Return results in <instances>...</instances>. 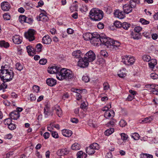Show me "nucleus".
Instances as JSON below:
<instances>
[{"label": "nucleus", "mask_w": 158, "mask_h": 158, "mask_svg": "<svg viewBox=\"0 0 158 158\" xmlns=\"http://www.w3.org/2000/svg\"><path fill=\"white\" fill-rule=\"evenodd\" d=\"M14 76L13 71L7 69V66H2L0 69V78L3 82H8L13 79Z\"/></svg>", "instance_id": "obj_1"}, {"label": "nucleus", "mask_w": 158, "mask_h": 158, "mask_svg": "<svg viewBox=\"0 0 158 158\" xmlns=\"http://www.w3.org/2000/svg\"><path fill=\"white\" fill-rule=\"evenodd\" d=\"M57 78L60 81L72 80L74 78V76L73 72L70 70L66 68L61 69L60 72L57 74Z\"/></svg>", "instance_id": "obj_2"}, {"label": "nucleus", "mask_w": 158, "mask_h": 158, "mask_svg": "<svg viewBox=\"0 0 158 158\" xmlns=\"http://www.w3.org/2000/svg\"><path fill=\"white\" fill-rule=\"evenodd\" d=\"M89 17L91 19L95 21H99L103 17V12L97 8H93L90 11Z\"/></svg>", "instance_id": "obj_3"}, {"label": "nucleus", "mask_w": 158, "mask_h": 158, "mask_svg": "<svg viewBox=\"0 0 158 158\" xmlns=\"http://www.w3.org/2000/svg\"><path fill=\"white\" fill-rule=\"evenodd\" d=\"M136 4L134 0H131L130 4H127L123 6V9L124 13L126 14H128L131 12L132 10V8H135Z\"/></svg>", "instance_id": "obj_4"}, {"label": "nucleus", "mask_w": 158, "mask_h": 158, "mask_svg": "<svg viewBox=\"0 0 158 158\" xmlns=\"http://www.w3.org/2000/svg\"><path fill=\"white\" fill-rule=\"evenodd\" d=\"M121 58L122 62L125 65H127L133 64L135 60L134 57L127 55L122 56Z\"/></svg>", "instance_id": "obj_5"}, {"label": "nucleus", "mask_w": 158, "mask_h": 158, "mask_svg": "<svg viewBox=\"0 0 158 158\" xmlns=\"http://www.w3.org/2000/svg\"><path fill=\"white\" fill-rule=\"evenodd\" d=\"M35 31L32 29H29L25 33L24 35L25 37L30 41L34 40L35 39L34 35L35 34Z\"/></svg>", "instance_id": "obj_6"}, {"label": "nucleus", "mask_w": 158, "mask_h": 158, "mask_svg": "<svg viewBox=\"0 0 158 158\" xmlns=\"http://www.w3.org/2000/svg\"><path fill=\"white\" fill-rule=\"evenodd\" d=\"M84 57L89 62L93 61L96 59V55L95 53L91 50L87 52Z\"/></svg>", "instance_id": "obj_7"}, {"label": "nucleus", "mask_w": 158, "mask_h": 158, "mask_svg": "<svg viewBox=\"0 0 158 158\" xmlns=\"http://www.w3.org/2000/svg\"><path fill=\"white\" fill-rule=\"evenodd\" d=\"M89 64V62L85 58H80L78 60L77 65L81 68H84L87 67Z\"/></svg>", "instance_id": "obj_8"}, {"label": "nucleus", "mask_w": 158, "mask_h": 158, "mask_svg": "<svg viewBox=\"0 0 158 158\" xmlns=\"http://www.w3.org/2000/svg\"><path fill=\"white\" fill-rule=\"evenodd\" d=\"M61 69L56 66H53L48 69V72L50 74H56L57 77V74L58 72H60Z\"/></svg>", "instance_id": "obj_9"}, {"label": "nucleus", "mask_w": 158, "mask_h": 158, "mask_svg": "<svg viewBox=\"0 0 158 158\" xmlns=\"http://www.w3.org/2000/svg\"><path fill=\"white\" fill-rule=\"evenodd\" d=\"M44 113L45 118H47L50 115L52 116L53 114V112L51 111L50 106L48 105H46L44 107Z\"/></svg>", "instance_id": "obj_10"}, {"label": "nucleus", "mask_w": 158, "mask_h": 158, "mask_svg": "<svg viewBox=\"0 0 158 158\" xmlns=\"http://www.w3.org/2000/svg\"><path fill=\"white\" fill-rule=\"evenodd\" d=\"M2 10L3 11H8L11 8L10 4L7 2H3L1 4Z\"/></svg>", "instance_id": "obj_11"}, {"label": "nucleus", "mask_w": 158, "mask_h": 158, "mask_svg": "<svg viewBox=\"0 0 158 158\" xmlns=\"http://www.w3.org/2000/svg\"><path fill=\"white\" fill-rule=\"evenodd\" d=\"M114 115V110H109L107 111L104 113V116L105 118L106 119H112Z\"/></svg>", "instance_id": "obj_12"}, {"label": "nucleus", "mask_w": 158, "mask_h": 158, "mask_svg": "<svg viewBox=\"0 0 158 158\" xmlns=\"http://www.w3.org/2000/svg\"><path fill=\"white\" fill-rule=\"evenodd\" d=\"M53 111H55L56 114L59 117H60L62 115V110L59 106L56 105L52 108Z\"/></svg>", "instance_id": "obj_13"}, {"label": "nucleus", "mask_w": 158, "mask_h": 158, "mask_svg": "<svg viewBox=\"0 0 158 158\" xmlns=\"http://www.w3.org/2000/svg\"><path fill=\"white\" fill-rule=\"evenodd\" d=\"M69 152V150L66 148H64L58 150L57 152V154L59 156H61L68 154Z\"/></svg>", "instance_id": "obj_14"}, {"label": "nucleus", "mask_w": 158, "mask_h": 158, "mask_svg": "<svg viewBox=\"0 0 158 158\" xmlns=\"http://www.w3.org/2000/svg\"><path fill=\"white\" fill-rule=\"evenodd\" d=\"M114 16L117 18H118L120 19H123L125 17V14L123 12L119 10H116L114 13Z\"/></svg>", "instance_id": "obj_15"}, {"label": "nucleus", "mask_w": 158, "mask_h": 158, "mask_svg": "<svg viewBox=\"0 0 158 158\" xmlns=\"http://www.w3.org/2000/svg\"><path fill=\"white\" fill-rule=\"evenodd\" d=\"M52 42V39L49 35H47L43 38L42 39V43L46 44H49Z\"/></svg>", "instance_id": "obj_16"}, {"label": "nucleus", "mask_w": 158, "mask_h": 158, "mask_svg": "<svg viewBox=\"0 0 158 158\" xmlns=\"http://www.w3.org/2000/svg\"><path fill=\"white\" fill-rule=\"evenodd\" d=\"M12 40L15 44H19L21 43L22 38L19 35H16L13 37Z\"/></svg>", "instance_id": "obj_17"}, {"label": "nucleus", "mask_w": 158, "mask_h": 158, "mask_svg": "<svg viewBox=\"0 0 158 158\" xmlns=\"http://www.w3.org/2000/svg\"><path fill=\"white\" fill-rule=\"evenodd\" d=\"M37 19L38 21L45 22L48 20V18L47 15L41 13L40 14L39 16L37 17Z\"/></svg>", "instance_id": "obj_18"}, {"label": "nucleus", "mask_w": 158, "mask_h": 158, "mask_svg": "<svg viewBox=\"0 0 158 158\" xmlns=\"http://www.w3.org/2000/svg\"><path fill=\"white\" fill-rule=\"evenodd\" d=\"M10 116L11 119L16 120L19 118L20 113L18 112L15 110L10 113Z\"/></svg>", "instance_id": "obj_19"}, {"label": "nucleus", "mask_w": 158, "mask_h": 158, "mask_svg": "<svg viewBox=\"0 0 158 158\" xmlns=\"http://www.w3.org/2000/svg\"><path fill=\"white\" fill-rule=\"evenodd\" d=\"M46 81L47 84L50 86H53L56 84V80L53 78H48Z\"/></svg>", "instance_id": "obj_20"}, {"label": "nucleus", "mask_w": 158, "mask_h": 158, "mask_svg": "<svg viewBox=\"0 0 158 158\" xmlns=\"http://www.w3.org/2000/svg\"><path fill=\"white\" fill-rule=\"evenodd\" d=\"M62 135L66 137H69L72 135V131L69 130L63 129L62 131Z\"/></svg>", "instance_id": "obj_21"}, {"label": "nucleus", "mask_w": 158, "mask_h": 158, "mask_svg": "<svg viewBox=\"0 0 158 158\" xmlns=\"http://www.w3.org/2000/svg\"><path fill=\"white\" fill-rule=\"evenodd\" d=\"M100 38H92L90 39V42L94 46H96L100 44Z\"/></svg>", "instance_id": "obj_22"}, {"label": "nucleus", "mask_w": 158, "mask_h": 158, "mask_svg": "<svg viewBox=\"0 0 158 158\" xmlns=\"http://www.w3.org/2000/svg\"><path fill=\"white\" fill-rule=\"evenodd\" d=\"M82 54V52L80 50H77L74 51L72 53L73 56L74 58H78L81 57Z\"/></svg>", "instance_id": "obj_23"}, {"label": "nucleus", "mask_w": 158, "mask_h": 158, "mask_svg": "<svg viewBox=\"0 0 158 158\" xmlns=\"http://www.w3.org/2000/svg\"><path fill=\"white\" fill-rule=\"evenodd\" d=\"M153 116H149L144 118L143 120H142L141 123H150L153 120Z\"/></svg>", "instance_id": "obj_24"}, {"label": "nucleus", "mask_w": 158, "mask_h": 158, "mask_svg": "<svg viewBox=\"0 0 158 158\" xmlns=\"http://www.w3.org/2000/svg\"><path fill=\"white\" fill-rule=\"evenodd\" d=\"M77 158H86L87 155L82 151H79L77 154Z\"/></svg>", "instance_id": "obj_25"}, {"label": "nucleus", "mask_w": 158, "mask_h": 158, "mask_svg": "<svg viewBox=\"0 0 158 158\" xmlns=\"http://www.w3.org/2000/svg\"><path fill=\"white\" fill-rule=\"evenodd\" d=\"M91 37H92V34L90 33H86L83 35V38L85 40H90Z\"/></svg>", "instance_id": "obj_26"}, {"label": "nucleus", "mask_w": 158, "mask_h": 158, "mask_svg": "<svg viewBox=\"0 0 158 158\" xmlns=\"http://www.w3.org/2000/svg\"><path fill=\"white\" fill-rule=\"evenodd\" d=\"M126 70L125 69H122L120 70L118 73V76L121 78L125 77L126 74Z\"/></svg>", "instance_id": "obj_27"}, {"label": "nucleus", "mask_w": 158, "mask_h": 158, "mask_svg": "<svg viewBox=\"0 0 158 158\" xmlns=\"http://www.w3.org/2000/svg\"><path fill=\"white\" fill-rule=\"evenodd\" d=\"M10 46L9 43L6 42L4 40H1L0 41V46L1 47H3L5 48H8Z\"/></svg>", "instance_id": "obj_28"}, {"label": "nucleus", "mask_w": 158, "mask_h": 158, "mask_svg": "<svg viewBox=\"0 0 158 158\" xmlns=\"http://www.w3.org/2000/svg\"><path fill=\"white\" fill-rule=\"evenodd\" d=\"M71 148L73 150H77L80 149L81 146L79 143H75L72 145Z\"/></svg>", "instance_id": "obj_29"}, {"label": "nucleus", "mask_w": 158, "mask_h": 158, "mask_svg": "<svg viewBox=\"0 0 158 158\" xmlns=\"http://www.w3.org/2000/svg\"><path fill=\"white\" fill-rule=\"evenodd\" d=\"M148 63L149 67L150 68L153 69L156 64V60L155 59H152Z\"/></svg>", "instance_id": "obj_30"}, {"label": "nucleus", "mask_w": 158, "mask_h": 158, "mask_svg": "<svg viewBox=\"0 0 158 158\" xmlns=\"http://www.w3.org/2000/svg\"><path fill=\"white\" fill-rule=\"evenodd\" d=\"M113 44H112L113 48L115 49H116L118 47L120 46L121 45L120 43L117 41H114L113 40Z\"/></svg>", "instance_id": "obj_31"}, {"label": "nucleus", "mask_w": 158, "mask_h": 158, "mask_svg": "<svg viewBox=\"0 0 158 158\" xmlns=\"http://www.w3.org/2000/svg\"><path fill=\"white\" fill-rule=\"evenodd\" d=\"M90 148L95 150H98L99 149V146L97 143H95L91 144L89 146Z\"/></svg>", "instance_id": "obj_32"}, {"label": "nucleus", "mask_w": 158, "mask_h": 158, "mask_svg": "<svg viewBox=\"0 0 158 158\" xmlns=\"http://www.w3.org/2000/svg\"><path fill=\"white\" fill-rule=\"evenodd\" d=\"M15 69L17 70L21 71L23 69V64L19 63H17L15 64Z\"/></svg>", "instance_id": "obj_33"}, {"label": "nucleus", "mask_w": 158, "mask_h": 158, "mask_svg": "<svg viewBox=\"0 0 158 158\" xmlns=\"http://www.w3.org/2000/svg\"><path fill=\"white\" fill-rule=\"evenodd\" d=\"M86 152L89 155H92L95 152V151L90 147L87 148L86 149Z\"/></svg>", "instance_id": "obj_34"}, {"label": "nucleus", "mask_w": 158, "mask_h": 158, "mask_svg": "<svg viewBox=\"0 0 158 158\" xmlns=\"http://www.w3.org/2000/svg\"><path fill=\"white\" fill-rule=\"evenodd\" d=\"M114 131V129L113 128H110L106 130L104 133L106 135L109 136Z\"/></svg>", "instance_id": "obj_35"}, {"label": "nucleus", "mask_w": 158, "mask_h": 158, "mask_svg": "<svg viewBox=\"0 0 158 158\" xmlns=\"http://www.w3.org/2000/svg\"><path fill=\"white\" fill-rule=\"evenodd\" d=\"M114 40L110 38H108V40L107 42L106 46L108 48L111 47H112V44H113V41Z\"/></svg>", "instance_id": "obj_36"}, {"label": "nucleus", "mask_w": 158, "mask_h": 158, "mask_svg": "<svg viewBox=\"0 0 158 158\" xmlns=\"http://www.w3.org/2000/svg\"><path fill=\"white\" fill-rule=\"evenodd\" d=\"M130 27V24L126 22H124L122 24L121 27L125 30H127Z\"/></svg>", "instance_id": "obj_37"}, {"label": "nucleus", "mask_w": 158, "mask_h": 158, "mask_svg": "<svg viewBox=\"0 0 158 158\" xmlns=\"http://www.w3.org/2000/svg\"><path fill=\"white\" fill-rule=\"evenodd\" d=\"M26 17L25 15H20L19 17V20L21 23H26Z\"/></svg>", "instance_id": "obj_38"}, {"label": "nucleus", "mask_w": 158, "mask_h": 158, "mask_svg": "<svg viewBox=\"0 0 158 158\" xmlns=\"http://www.w3.org/2000/svg\"><path fill=\"white\" fill-rule=\"evenodd\" d=\"M131 37L135 40H139L140 38L139 35L138 33H132Z\"/></svg>", "instance_id": "obj_39"}, {"label": "nucleus", "mask_w": 158, "mask_h": 158, "mask_svg": "<svg viewBox=\"0 0 158 158\" xmlns=\"http://www.w3.org/2000/svg\"><path fill=\"white\" fill-rule=\"evenodd\" d=\"M140 158H153V156L148 154L143 153L140 155Z\"/></svg>", "instance_id": "obj_40"}, {"label": "nucleus", "mask_w": 158, "mask_h": 158, "mask_svg": "<svg viewBox=\"0 0 158 158\" xmlns=\"http://www.w3.org/2000/svg\"><path fill=\"white\" fill-rule=\"evenodd\" d=\"M131 137L135 140H138L139 139L140 136L139 134L137 133H132L131 135Z\"/></svg>", "instance_id": "obj_41"}, {"label": "nucleus", "mask_w": 158, "mask_h": 158, "mask_svg": "<svg viewBox=\"0 0 158 158\" xmlns=\"http://www.w3.org/2000/svg\"><path fill=\"white\" fill-rule=\"evenodd\" d=\"M108 40V38L101 37L100 38V44L102 43L105 45H106L107 42Z\"/></svg>", "instance_id": "obj_42"}, {"label": "nucleus", "mask_w": 158, "mask_h": 158, "mask_svg": "<svg viewBox=\"0 0 158 158\" xmlns=\"http://www.w3.org/2000/svg\"><path fill=\"white\" fill-rule=\"evenodd\" d=\"M150 77L152 79H157L158 78V75L155 73H153L150 74Z\"/></svg>", "instance_id": "obj_43"}, {"label": "nucleus", "mask_w": 158, "mask_h": 158, "mask_svg": "<svg viewBox=\"0 0 158 158\" xmlns=\"http://www.w3.org/2000/svg\"><path fill=\"white\" fill-rule=\"evenodd\" d=\"M12 120L11 118H8L5 119L4 123L5 125H8L12 123Z\"/></svg>", "instance_id": "obj_44"}, {"label": "nucleus", "mask_w": 158, "mask_h": 158, "mask_svg": "<svg viewBox=\"0 0 158 158\" xmlns=\"http://www.w3.org/2000/svg\"><path fill=\"white\" fill-rule=\"evenodd\" d=\"M121 138L123 141H125L128 138V136L126 134L124 133H122L120 134Z\"/></svg>", "instance_id": "obj_45"}, {"label": "nucleus", "mask_w": 158, "mask_h": 158, "mask_svg": "<svg viewBox=\"0 0 158 158\" xmlns=\"http://www.w3.org/2000/svg\"><path fill=\"white\" fill-rule=\"evenodd\" d=\"M142 58L144 61L147 62H149L151 60L150 56L148 55H144L143 56Z\"/></svg>", "instance_id": "obj_46"}, {"label": "nucleus", "mask_w": 158, "mask_h": 158, "mask_svg": "<svg viewBox=\"0 0 158 158\" xmlns=\"http://www.w3.org/2000/svg\"><path fill=\"white\" fill-rule=\"evenodd\" d=\"M140 22L143 25H147L149 24V22L143 18H141L140 19Z\"/></svg>", "instance_id": "obj_47"}, {"label": "nucleus", "mask_w": 158, "mask_h": 158, "mask_svg": "<svg viewBox=\"0 0 158 158\" xmlns=\"http://www.w3.org/2000/svg\"><path fill=\"white\" fill-rule=\"evenodd\" d=\"M127 123L124 120L122 119L119 123V125L122 127H125L127 125Z\"/></svg>", "instance_id": "obj_48"}, {"label": "nucleus", "mask_w": 158, "mask_h": 158, "mask_svg": "<svg viewBox=\"0 0 158 158\" xmlns=\"http://www.w3.org/2000/svg\"><path fill=\"white\" fill-rule=\"evenodd\" d=\"M42 46V45L40 44H36V50L37 52H41Z\"/></svg>", "instance_id": "obj_49"}, {"label": "nucleus", "mask_w": 158, "mask_h": 158, "mask_svg": "<svg viewBox=\"0 0 158 158\" xmlns=\"http://www.w3.org/2000/svg\"><path fill=\"white\" fill-rule=\"evenodd\" d=\"M40 87L38 86L35 85L33 86V90L34 92L38 93L40 90Z\"/></svg>", "instance_id": "obj_50"}, {"label": "nucleus", "mask_w": 158, "mask_h": 158, "mask_svg": "<svg viewBox=\"0 0 158 158\" xmlns=\"http://www.w3.org/2000/svg\"><path fill=\"white\" fill-rule=\"evenodd\" d=\"M3 17L5 20H8L10 19V16L8 14L6 13L3 15Z\"/></svg>", "instance_id": "obj_51"}, {"label": "nucleus", "mask_w": 158, "mask_h": 158, "mask_svg": "<svg viewBox=\"0 0 158 158\" xmlns=\"http://www.w3.org/2000/svg\"><path fill=\"white\" fill-rule=\"evenodd\" d=\"M101 56L104 57H106L108 56V54L107 52L104 50H102L100 52Z\"/></svg>", "instance_id": "obj_52"}, {"label": "nucleus", "mask_w": 158, "mask_h": 158, "mask_svg": "<svg viewBox=\"0 0 158 158\" xmlns=\"http://www.w3.org/2000/svg\"><path fill=\"white\" fill-rule=\"evenodd\" d=\"M26 49L27 50V51L29 55H31V52L32 51V49L33 48H32V47H31L30 46H27L26 47Z\"/></svg>", "instance_id": "obj_53"}, {"label": "nucleus", "mask_w": 158, "mask_h": 158, "mask_svg": "<svg viewBox=\"0 0 158 158\" xmlns=\"http://www.w3.org/2000/svg\"><path fill=\"white\" fill-rule=\"evenodd\" d=\"M8 128L11 130H13L16 128L15 124L12 123L8 125Z\"/></svg>", "instance_id": "obj_54"}, {"label": "nucleus", "mask_w": 158, "mask_h": 158, "mask_svg": "<svg viewBox=\"0 0 158 158\" xmlns=\"http://www.w3.org/2000/svg\"><path fill=\"white\" fill-rule=\"evenodd\" d=\"M82 79L85 82H87L89 81V78L88 76H84Z\"/></svg>", "instance_id": "obj_55"}, {"label": "nucleus", "mask_w": 158, "mask_h": 158, "mask_svg": "<svg viewBox=\"0 0 158 158\" xmlns=\"http://www.w3.org/2000/svg\"><path fill=\"white\" fill-rule=\"evenodd\" d=\"M6 82L2 83L1 85H0V90L5 89L7 87V85L5 83Z\"/></svg>", "instance_id": "obj_56"}, {"label": "nucleus", "mask_w": 158, "mask_h": 158, "mask_svg": "<svg viewBox=\"0 0 158 158\" xmlns=\"http://www.w3.org/2000/svg\"><path fill=\"white\" fill-rule=\"evenodd\" d=\"M33 20L32 18L30 17H26V23L29 24H31L33 22Z\"/></svg>", "instance_id": "obj_57"}, {"label": "nucleus", "mask_w": 158, "mask_h": 158, "mask_svg": "<svg viewBox=\"0 0 158 158\" xmlns=\"http://www.w3.org/2000/svg\"><path fill=\"white\" fill-rule=\"evenodd\" d=\"M47 60L46 59L43 58L39 61V63L42 65H44L47 63Z\"/></svg>", "instance_id": "obj_58"}, {"label": "nucleus", "mask_w": 158, "mask_h": 158, "mask_svg": "<svg viewBox=\"0 0 158 158\" xmlns=\"http://www.w3.org/2000/svg\"><path fill=\"white\" fill-rule=\"evenodd\" d=\"M158 88V85H155L154 88H153L152 90V92L153 94L156 95L158 94V92L156 90V89Z\"/></svg>", "instance_id": "obj_59"}, {"label": "nucleus", "mask_w": 158, "mask_h": 158, "mask_svg": "<svg viewBox=\"0 0 158 158\" xmlns=\"http://www.w3.org/2000/svg\"><path fill=\"white\" fill-rule=\"evenodd\" d=\"M87 103L86 104L85 102H83L81 104L80 108H81L82 109H86V107L87 106Z\"/></svg>", "instance_id": "obj_60"}, {"label": "nucleus", "mask_w": 158, "mask_h": 158, "mask_svg": "<svg viewBox=\"0 0 158 158\" xmlns=\"http://www.w3.org/2000/svg\"><path fill=\"white\" fill-rule=\"evenodd\" d=\"M103 88L104 90H108L110 87L109 85L107 82H105L103 84Z\"/></svg>", "instance_id": "obj_61"}, {"label": "nucleus", "mask_w": 158, "mask_h": 158, "mask_svg": "<svg viewBox=\"0 0 158 158\" xmlns=\"http://www.w3.org/2000/svg\"><path fill=\"white\" fill-rule=\"evenodd\" d=\"M115 26L117 28H119L121 27L122 24L121 23L118 21H116L114 23Z\"/></svg>", "instance_id": "obj_62"}, {"label": "nucleus", "mask_w": 158, "mask_h": 158, "mask_svg": "<svg viewBox=\"0 0 158 158\" xmlns=\"http://www.w3.org/2000/svg\"><path fill=\"white\" fill-rule=\"evenodd\" d=\"M52 135L53 138L56 139L58 138L59 137L57 132L55 131L52 132Z\"/></svg>", "instance_id": "obj_63"}, {"label": "nucleus", "mask_w": 158, "mask_h": 158, "mask_svg": "<svg viewBox=\"0 0 158 158\" xmlns=\"http://www.w3.org/2000/svg\"><path fill=\"white\" fill-rule=\"evenodd\" d=\"M142 29V28L140 26L135 27L134 28V31L137 33H139Z\"/></svg>", "instance_id": "obj_64"}]
</instances>
